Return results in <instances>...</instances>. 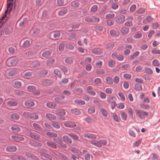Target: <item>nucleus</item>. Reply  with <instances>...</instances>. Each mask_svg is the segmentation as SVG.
Returning a JSON list of instances; mask_svg holds the SVG:
<instances>
[{
	"label": "nucleus",
	"mask_w": 160,
	"mask_h": 160,
	"mask_svg": "<svg viewBox=\"0 0 160 160\" xmlns=\"http://www.w3.org/2000/svg\"><path fill=\"white\" fill-rule=\"evenodd\" d=\"M17 58L14 57H12L8 59L6 62L7 65L8 67L16 66L18 63Z\"/></svg>",
	"instance_id": "nucleus-1"
},
{
	"label": "nucleus",
	"mask_w": 160,
	"mask_h": 160,
	"mask_svg": "<svg viewBox=\"0 0 160 160\" xmlns=\"http://www.w3.org/2000/svg\"><path fill=\"white\" fill-rule=\"evenodd\" d=\"M12 2H8L7 4V10L5 11L4 15L1 19V22H3L4 19H7L8 17V14H9L12 9Z\"/></svg>",
	"instance_id": "nucleus-2"
},
{
	"label": "nucleus",
	"mask_w": 160,
	"mask_h": 160,
	"mask_svg": "<svg viewBox=\"0 0 160 160\" xmlns=\"http://www.w3.org/2000/svg\"><path fill=\"white\" fill-rule=\"evenodd\" d=\"M135 112L139 118L141 119H144L145 117L148 115V113L145 111L136 109Z\"/></svg>",
	"instance_id": "nucleus-3"
},
{
	"label": "nucleus",
	"mask_w": 160,
	"mask_h": 160,
	"mask_svg": "<svg viewBox=\"0 0 160 160\" xmlns=\"http://www.w3.org/2000/svg\"><path fill=\"white\" fill-rule=\"evenodd\" d=\"M23 116L27 118H33L35 119H37L38 118V115L35 113H31L27 112H24L23 113Z\"/></svg>",
	"instance_id": "nucleus-4"
},
{
	"label": "nucleus",
	"mask_w": 160,
	"mask_h": 160,
	"mask_svg": "<svg viewBox=\"0 0 160 160\" xmlns=\"http://www.w3.org/2000/svg\"><path fill=\"white\" fill-rule=\"evenodd\" d=\"M110 35L113 37H117L119 36L120 33L117 29H111L110 31Z\"/></svg>",
	"instance_id": "nucleus-5"
},
{
	"label": "nucleus",
	"mask_w": 160,
	"mask_h": 160,
	"mask_svg": "<svg viewBox=\"0 0 160 160\" xmlns=\"http://www.w3.org/2000/svg\"><path fill=\"white\" fill-rule=\"evenodd\" d=\"M18 72V70L16 68H14L8 71L7 75L9 77L13 76L17 74Z\"/></svg>",
	"instance_id": "nucleus-6"
},
{
	"label": "nucleus",
	"mask_w": 160,
	"mask_h": 160,
	"mask_svg": "<svg viewBox=\"0 0 160 160\" xmlns=\"http://www.w3.org/2000/svg\"><path fill=\"white\" fill-rule=\"evenodd\" d=\"M87 93L91 95L94 96L96 95V93L95 91L94 90L92 87L91 86H89L87 87Z\"/></svg>",
	"instance_id": "nucleus-7"
},
{
	"label": "nucleus",
	"mask_w": 160,
	"mask_h": 160,
	"mask_svg": "<svg viewBox=\"0 0 160 160\" xmlns=\"http://www.w3.org/2000/svg\"><path fill=\"white\" fill-rule=\"evenodd\" d=\"M92 52L94 54L99 55L102 53V51L100 48H95L92 49Z\"/></svg>",
	"instance_id": "nucleus-8"
},
{
	"label": "nucleus",
	"mask_w": 160,
	"mask_h": 160,
	"mask_svg": "<svg viewBox=\"0 0 160 160\" xmlns=\"http://www.w3.org/2000/svg\"><path fill=\"white\" fill-rule=\"evenodd\" d=\"M12 138L17 141H22L24 140L23 137L22 135H20L12 136Z\"/></svg>",
	"instance_id": "nucleus-9"
},
{
	"label": "nucleus",
	"mask_w": 160,
	"mask_h": 160,
	"mask_svg": "<svg viewBox=\"0 0 160 160\" xmlns=\"http://www.w3.org/2000/svg\"><path fill=\"white\" fill-rule=\"evenodd\" d=\"M11 158L13 160H26V159L22 156L16 155L11 156Z\"/></svg>",
	"instance_id": "nucleus-10"
},
{
	"label": "nucleus",
	"mask_w": 160,
	"mask_h": 160,
	"mask_svg": "<svg viewBox=\"0 0 160 160\" xmlns=\"http://www.w3.org/2000/svg\"><path fill=\"white\" fill-rule=\"evenodd\" d=\"M125 17L123 15H121L118 16L117 22L118 23H121L123 22L125 19Z\"/></svg>",
	"instance_id": "nucleus-11"
},
{
	"label": "nucleus",
	"mask_w": 160,
	"mask_h": 160,
	"mask_svg": "<svg viewBox=\"0 0 160 160\" xmlns=\"http://www.w3.org/2000/svg\"><path fill=\"white\" fill-rule=\"evenodd\" d=\"M52 81L50 80H43L42 81V84L43 85L46 86H49L52 84Z\"/></svg>",
	"instance_id": "nucleus-12"
},
{
	"label": "nucleus",
	"mask_w": 160,
	"mask_h": 160,
	"mask_svg": "<svg viewBox=\"0 0 160 160\" xmlns=\"http://www.w3.org/2000/svg\"><path fill=\"white\" fill-rule=\"evenodd\" d=\"M105 73V70L103 69H96V73L98 76H100V75H103Z\"/></svg>",
	"instance_id": "nucleus-13"
},
{
	"label": "nucleus",
	"mask_w": 160,
	"mask_h": 160,
	"mask_svg": "<svg viewBox=\"0 0 160 160\" xmlns=\"http://www.w3.org/2000/svg\"><path fill=\"white\" fill-rule=\"evenodd\" d=\"M41 156L42 158L44 160H52V158L49 156L45 153H42L41 154Z\"/></svg>",
	"instance_id": "nucleus-14"
},
{
	"label": "nucleus",
	"mask_w": 160,
	"mask_h": 160,
	"mask_svg": "<svg viewBox=\"0 0 160 160\" xmlns=\"http://www.w3.org/2000/svg\"><path fill=\"white\" fill-rule=\"evenodd\" d=\"M29 136L31 138L37 139L39 138V136L38 135L36 132H32L30 133Z\"/></svg>",
	"instance_id": "nucleus-15"
},
{
	"label": "nucleus",
	"mask_w": 160,
	"mask_h": 160,
	"mask_svg": "<svg viewBox=\"0 0 160 160\" xmlns=\"http://www.w3.org/2000/svg\"><path fill=\"white\" fill-rule=\"evenodd\" d=\"M129 30V28L123 27L121 28V32L123 34H126L128 33Z\"/></svg>",
	"instance_id": "nucleus-16"
},
{
	"label": "nucleus",
	"mask_w": 160,
	"mask_h": 160,
	"mask_svg": "<svg viewBox=\"0 0 160 160\" xmlns=\"http://www.w3.org/2000/svg\"><path fill=\"white\" fill-rule=\"evenodd\" d=\"M57 1L58 5L60 6L65 5L68 2L67 0H57Z\"/></svg>",
	"instance_id": "nucleus-17"
},
{
	"label": "nucleus",
	"mask_w": 160,
	"mask_h": 160,
	"mask_svg": "<svg viewBox=\"0 0 160 160\" xmlns=\"http://www.w3.org/2000/svg\"><path fill=\"white\" fill-rule=\"evenodd\" d=\"M75 103L79 105H82L85 104V102L84 100L81 99H76L74 100Z\"/></svg>",
	"instance_id": "nucleus-18"
},
{
	"label": "nucleus",
	"mask_w": 160,
	"mask_h": 160,
	"mask_svg": "<svg viewBox=\"0 0 160 160\" xmlns=\"http://www.w3.org/2000/svg\"><path fill=\"white\" fill-rule=\"evenodd\" d=\"M55 59L53 58H50L47 61L46 64L49 66H52L54 62Z\"/></svg>",
	"instance_id": "nucleus-19"
},
{
	"label": "nucleus",
	"mask_w": 160,
	"mask_h": 160,
	"mask_svg": "<svg viewBox=\"0 0 160 160\" xmlns=\"http://www.w3.org/2000/svg\"><path fill=\"white\" fill-rule=\"evenodd\" d=\"M106 82L108 84L112 85L113 82V79L110 77H107L106 79Z\"/></svg>",
	"instance_id": "nucleus-20"
},
{
	"label": "nucleus",
	"mask_w": 160,
	"mask_h": 160,
	"mask_svg": "<svg viewBox=\"0 0 160 160\" xmlns=\"http://www.w3.org/2000/svg\"><path fill=\"white\" fill-rule=\"evenodd\" d=\"M46 116L47 118L50 120H55L56 118L54 115L50 113H47Z\"/></svg>",
	"instance_id": "nucleus-21"
},
{
	"label": "nucleus",
	"mask_w": 160,
	"mask_h": 160,
	"mask_svg": "<svg viewBox=\"0 0 160 160\" xmlns=\"http://www.w3.org/2000/svg\"><path fill=\"white\" fill-rule=\"evenodd\" d=\"M72 113L75 115H79L81 114V112L78 109L75 108L71 109Z\"/></svg>",
	"instance_id": "nucleus-22"
},
{
	"label": "nucleus",
	"mask_w": 160,
	"mask_h": 160,
	"mask_svg": "<svg viewBox=\"0 0 160 160\" xmlns=\"http://www.w3.org/2000/svg\"><path fill=\"white\" fill-rule=\"evenodd\" d=\"M25 104L26 106L28 107L33 106L34 103L32 101L28 100L25 102Z\"/></svg>",
	"instance_id": "nucleus-23"
},
{
	"label": "nucleus",
	"mask_w": 160,
	"mask_h": 160,
	"mask_svg": "<svg viewBox=\"0 0 160 160\" xmlns=\"http://www.w3.org/2000/svg\"><path fill=\"white\" fill-rule=\"evenodd\" d=\"M127 112L131 118L133 119V109L131 108H129L128 109Z\"/></svg>",
	"instance_id": "nucleus-24"
},
{
	"label": "nucleus",
	"mask_w": 160,
	"mask_h": 160,
	"mask_svg": "<svg viewBox=\"0 0 160 160\" xmlns=\"http://www.w3.org/2000/svg\"><path fill=\"white\" fill-rule=\"evenodd\" d=\"M51 53V51L49 50L45 51L42 53V56L44 58H47L50 55Z\"/></svg>",
	"instance_id": "nucleus-25"
},
{
	"label": "nucleus",
	"mask_w": 160,
	"mask_h": 160,
	"mask_svg": "<svg viewBox=\"0 0 160 160\" xmlns=\"http://www.w3.org/2000/svg\"><path fill=\"white\" fill-rule=\"evenodd\" d=\"M6 150L9 152H14L16 150V148L15 146H9L7 147Z\"/></svg>",
	"instance_id": "nucleus-26"
},
{
	"label": "nucleus",
	"mask_w": 160,
	"mask_h": 160,
	"mask_svg": "<svg viewBox=\"0 0 160 160\" xmlns=\"http://www.w3.org/2000/svg\"><path fill=\"white\" fill-rule=\"evenodd\" d=\"M56 114L58 115L63 116L65 114V112L63 110H57L56 111Z\"/></svg>",
	"instance_id": "nucleus-27"
},
{
	"label": "nucleus",
	"mask_w": 160,
	"mask_h": 160,
	"mask_svg": "<svg viewBox=\"0 0 160 160\" xmlns=\"http://www.w3.org/2000/svg\"><path fill=\"white\" fill-rule=\"evenodd\" d=\"M11 118L13 121L16 120L18 119L19 116L18 113H13L11 115Z\"/></svg>",
	"instance_id": "nucleus-28"
},
{
	"label": "nucleus",
	"mask_w": 160,
	"mask_h": 160,
	"mask_svg": "<svg viewBox=\"0 0 160 160\" xmlns=\"http://www.w3.org/2000/svg\"><path fill=\"white\" fill-rule=\"evenodd\" d=\"M100 111L103 116L106 117L108 116V112L105 109L103 108H101L100 109Z\"/></svg>",
	"instance_id": "nucleus-29"
},
{
	"label": "nucleus",
	"mask_w": 160,
	"mask_h": 160,
	"mask_svg": "<svg viewBox=\"0 0 160 160\" xmlns=\"http://www.w3.org/2000/svg\"><path fill=\"white\" fill-rule=\"evenodd\" d=\"M28 91L32 92H34L36 90V88L33 86L30 85L27 87Z\"/></svg>",
	"instance_id": "nucleus-30"
},
{
	"label": "nucleus",
	"mask_w": 160,
	"mask_h": 160,
	"mask_svg": "<svg viewBox=\"0 0 160 160\" xmlns=\"http://www.w3.org/2000/svg\"><path fill=\"white\" fill-rule=\"evenodd\" d=\"M120 113L122 119L124 121L126 120L127 118V114L123 111H121Z\"/></svg>",
	"instance_id": "nucleus-31"
},
{
	"label": "nucleus",
	"mask_w": 160,
	"mask_h": 160,
	"mask_svg": "<svg viewBox=\"0 0 160 160\" xmlns=\"http://www.w3.org/2000/svg\"><path fill=\"white\" fill-rule=\"evenodd\" d=\"M60 35V33L58 31L55 32L53 34V38L55 39H58L59 38Z\"/></svg>",
	"instance_id": "nucleus-32"
},
{
	"label": "nucleus",
	"mask_w": 160,
	"mask_h": 160,
	"mask_svg": "<svg viewBox=\"0 0 160 160\" xmlns=\"http://www.w3.org/2000/svg\"><path fill=\"white\" fill-rule=\"evenodd\" d=\"M84 137L85 138H87L89 139H96V136L92 134H86L84 135Z\"/></svg>",
	"instance_id": "nucleus-33"
},
{
	"label": "nucleus",
	"mask_w": 160,
	"mask_h": 160,
	"mask_svg": "<svg viewBox=\"0 0 160 160\" xmlns=\"http://www.w3.org/2000/svg\"><path fill=\"white\" fill-rule=\"evenodd\" d=\"M7 104L9 106L12 107L16 106L17 103L16 102L11 101L7 102Z\"/></svg>",
	"instance_id": "nucleus-34"
},
{
	"label": "nucleus",
	"mask_w": 160,
	"mask_h": 160,
	"mask_svg": "<svg viewBox=\"0 0 160 160\" xmlns=\"http://www.w3.org/2000/svg\"><path fill=\"white\" fill-rule=\"evenodd\" d=\"M80 26V24H78L73 25L72 26V30H71V31H76L78 30Z\"/></svg>",
	"instance_id": "nucleus-35"
},
{
	"label": "nucleus",
	"mask_w": 160,
	"mask_h": 160,
	"mask_svg": "<svg viewBox=\"0 0 160 160\" xmlns=\"http://www.w3.org/2000/svg\"><path fill=\"white\" fill-rule=\"evenodd\" d=\"M69 81L68 78H64L61 81L59 82V84L62 86H63L65 84H67Z\"/></svg>",
	"instance_id": "nucleus-36"
},
{
	"label": "nucleus",
	"mask_w": 160,
	"mask_h": 160,
	"mask_svg": "<svg viewBox=\"0 0 160 160\" xmlns=\"http://www.w3.org/2000/svg\"><path fill=\"white\" fill-rule=\"evenodd\" d=\"M28 158L29 159V160H37L36 157L32 155L30 153H28L26 154Z\"/></svg>",
	"instance_id": "nucleus-37"
},
{
	"label": "nucleus",
	"mask_w": 160,
	"mask_h": 160,
	"mask_svg": "<svg viewBox=\"0 0 160 160\" xmlns=\"http://www.w3.org/2000/svg\"><path fill=\"white\" fill-rule=\"evenodd\" d=\"M142 142V139H139L138 141H136L134 143H133L132 145L133 147H137L139 146L140 144Z\"/></svg>",
	"instance_id": "nucleus-38"
},
{
	"label": "nucleus",
	"mask_w": 160,
	"mask_h": 160,
	"mask_svg": "<svg viewBox=\"0 0 160 160\" xmlns=\"http://www.w3.org/2000/svg\"><path fill=\"white\" fill-rule=\"evenodd\" d=\"M90 143L98 147H101L102 146V145H101V143L100 142L99 140H98L96 142H91Z\"/></svg>",
	"instance_id": "nucleus-39"
},
{
	"label": "nucleus",
	"mask_w": 160,
	"mask_h": 160,
	"mask_svg": "<svg viewBox=\"0 0 160 160\" xmlns=\"http://www.w3.org/2000/svg\"><path fill=\"white\" fill-rule=\"evenodd\" d=\"M108 6L107 5H104L103 8L99 12V13L101 14H104L106 12V11L107 10Z\"/></svg>",
	"instance_id": "nucleus-40"
},
{
	"label": "nucleus",
	"mask_w": 160,
	"mask_h": 160,
	"mask_svg": "<svg viewBox=\"0 0 160 160\" xmlns=\"http://www.w3.org/2000/svg\"><path fill=\"white\" fill-rule=\"evenodd\" d=\"M135 89L137 91H141L142 90V87L140 84H135L134 85Z\"/></svg>",
	"instance_id": "nucleus-41"
},
{
	"label": "nucleus",
	"mask_w": 160,
	"mask_h": 160,
	"mask_svg": "<svg viewBox=\"0 0 160 160\" xmlns=\"http://www.w3.org/2000/svg\"><path fill=\"white\" fill-rule=\"evenodd\" d=\"M47 106L50 108H54L56 106V104L54 102H49L47 103Z\"/></svg>",
	"instance_id": "nucleus-42"
},
{
	"label": "nucleus",
	"mask_w": 160,
	"mask_h": 160,
	"mask_svg": "<svg viewBox=\"0 0 160 160\" xmlns=\"http://www.w3.org/2000/svg\"><path fill=\"white\" fill-rule=\"evenodd\" d=\"M146 11V9L143 8H140L137 11L138 14H143L145 13Z\"/></svg>",
	"instance_id": "nucleus-43"
},
{
	"label": "nucleus",
	"mask_w": 160,
	"mask_h": 160,
	"mask_svg": "<svg viewBox=\"0 0 160 160\" xmlns=\"http://www.w3.org/2000/svg\"><path fill=\"white\" fill-rule=\"evenodd\" d=\"M145 72L149 74H152L153 73L152 70L149 68L146 67L144 68Z\"/></svg>",
	"instance_id": "nucleus-44"
},
{
	"label": "nucleus",
	"mask_w": 160,
	"mask_h": 160,
	"mask_svg": "<svg viewBox=\"0 0 160 160\" xmlns=\"http://www.w3.org/2000/svg\"><path fill=\"white\" fill-rule=\"evenodd\" d=\"M112 117L114 120L116 122H118L119 121L120 118L116 114L114 113L113 114Z\"/></svg>",
	"instance_id": "nucleus-45"
},
{
	"label": "nucleus",
	"mask_w": 160,
	"mask_h": 160,
	"mask_svg": "<svg viewBox=\"0 0 160 160\" xmlns=\"http://www.w3.org/2000/svg\"><path fill=\"white\" fill-rule=\"evenodd\" d=\"M23 77L26 79H29L32 77L31 73L30 72H26L24 74Z\"/></svg>",
	"instance_id": "nucleus-46"
},
{
	"label": "nucleus",
	"mask_w": 160,
	"mask_h": 160,
	"mask_svg": "<svg viewBox=\"0 0 160 160\" xmlns=\"http://www.w3.org/2000/svg\"><path fill=\"white\" fill-rule=\"evenodd\" d=\"M67 12V10L65 9H63L60 10L58 14L60 16H63Z\"/></svg>",
	"instance_id": "nucleus-47"
},
{
	"label": "nucleus",
	"mask_w": 160,
	"mask_h": 160,
	"mask_svg": "<svg viewBox=\"0 0 160 160\" xmlns=\"http://www.w3.org/2000/svg\"><path fill=\"white\" fill-rule=\"evenodd\" d=\"M11 129L15 132H18L20 130V128L16 125L13 126Z\"/></svg>",
	"instance_id": "nucleus-48"
},
{
	"label": "nucleus",
	"mask_w": 160,
	"mask_h": 160,
	"mask_svg": "<svg viewBox=\"0 0 160 160\" xmlns=\"http://www.w3.org/2000/svg\"><path fill=\"white\" fill-rule=\"evenodd\" d=\"M71 5L74 8H77L79 6V3L78 1H75L72 2Z\"/></svg>",
	"instance_id": "nucleus-49"
},
{
	"label": "nucleus",
	"mask_w": 160,
	"mask_h": 160,
	"mask_svg": "<svg viewBox=\"0 0 160 160\" xmlns=\"http://www.w3.org/2000/svg\"><path fill=\"white\" fill-rule=\"evenodd\" d=\"M48 15V14L47 11L46 10H44L42 12V18L44 19H46Z\"/></svg>",
	"instance_id": "nucleus-50"
},
{
	"label": "nucleus",
	"mask_w": 160,
	"mask_h": 160,
	"mask_svg": "<svg viewBox=\"0 0 160 160\" xmlns=\"http://www.w3.org/2000/svg\"><path fill=\"white\" fill-rule=\"evenodd\" d=\"M85 21L88 23L92 22V16H86L85 17Z\"/></svg>",
	"instance_id": "nucleus-51"
},
{
	"label": "nucleus",
	"mask_w": 160,
	"mask_h": 160,
	"mask_svg": "<svg viewBox=\"0 0 160 160\" xmlns=\"http://www.w3.org/2000/svg\"><path fill=\"white\" fill-rule=\"evenodd\" d=\"M92 23H97L99 21V18L97 17L94 16H92Z\"/></svg>",
	"instance_id": "nucleus-52"
},
{
	"label": "nucleus",
	"mask_w": 160,
	"mask_h": 160,
	"mask_svg": "<svg viewBox=\"0 0 160 160\" xmlns=\"http://www.w3.org/2000/svg\"><path fill=\"white\" fill-rule=\"evenodd\" d=\"M98 9V6L97 5H94L92 6L91 8V12H96Z\"/></svg>",
	"instance_id": "nucleus-53"
},
{
	"label": "nucleus",
	"mask_w": 160,
	"mask_h": 160,
	"mask_svg": "<svg viewBox=\"0 0 160 160\" xmlns=\"http://www.w3.org/2000/svg\"><path fill=\"white\" fill-rule=\"evenodd\" d=\"M54 73L60 78H61V72L58 69H55L54 71Z\"/></svg>",
	"instance_id": "nucleus-54"
},
{
	"label": "nucleus",
	"mask_w": 160,
	"mask_h": 160,
	"mask_svg": "<svg viewBox=\"0 0 160 160\" xmlns=\"http://www.w3.org/2000/svg\"><path fill=\"white\" fill-rule=\"evenodd\" d=\"M115 65V62L113 60H111L108 62V66L109 67H114Z\"/></svg>",
	"instance_id": "nucleus-55"
},
{
	"label": "nucleus",
	"mask_w": 160,
	"mask_h": 160,
	"mask_svg": "<svg viewBox=\"0 0 160 160\" xmlns=\"http://www.w3.org/2000/svg\"><path fill=\"white\" fill-rule=\"evenodd\" d=\"M152 64L154 66H158L160 65L159 61L156 59H155L153 60Z\"/></svg>",
	"instance_id": "nucleus-56"
},
{
	"label": "nucleus",
	"mask_w": 160,
	"mask_h": 160,
	"mask_svg": "<svg viewBox=\"0 0 160 160\" xmlns=\"http://www.w3.org/2000/svg\"><path fill=\"white\" fill-rule=\"evenodd\" d=\"M142 34L140 32H138L136 33L134 36L135 38H140L142 37Z\"/></svg>",
	"instance_id": "nucleus-57"
},
{
	"label": "nucleus",
	"mask_w": 160,
	"mask_h": 160,
	"mask_svg": "<svg viewBox=\"0 0 160 160\" xmlns=\"http://www.w3.org/2000/svg\"><path fill=\"white\" fill-rule=\"evenodd\" d=\"M14 86L16 88H20L22 85L21 82L18 81H16L14 82Z\"/></svg>",
	"instance_id": "nucleus-58"
},
{
	"label": "nucleus",
	"mask_w": 160,
	"mask_h": 160,
	"mask_svg": "<svg viewBox=\"0 0 160 160\" xmlns=\"http://www.w3.org/2000/svg\"><path fill=\"white\" fill-rule=\"evenodd\" d=\"M33 126L34 128L37 130H41V128L39 126V125L37 123H33Z\"/></svg>",
	"instance_id": "nucleus-59"
},
{
	"label": "nucleus",
	"mask_w": 160,
	"mask_h": 160,
	"mask_svg": "<svg viewBox=\"0 0 160 160\" xmlns=\"http://www.w3.org/2000/svg\"><path fill=\"white\" fill-rule=\"evenodd\" d=\"M82 91V89L81 88H78L75 90V92L77 94H81Z\"/></svg>",
	"instance_id": "nucleus-60"
},
{
	"label": "nucleus",
	"mask_w": 160,
	"mask_h": 160,
	"mask_svg": "<svg viewBox=\"0 0 160 160\" xmlns=\"http://www.w3.org/2000/svg\"><path fill=\"white\" fill-rule=\"evenodd\" d=\"M88 111L89 114H92L94 113L95 111V108L93 107L89 108L88 109Z\"/></svg>",
	"instance_id": "nucleus-61"
},
{
	"label": "nucleus",
	"mask_w": 160,
	"mask_h": 160,
	"mask_svg": "<svg viewBox=\"0 0 160 160\" xmlns=\"http://www.w3.org/2000/svg\"><path fill=\"white\" fill-rule=\"evenodd\" d=\"M52 125L55 128L58 129L60 128V126L57 122H53L52 123Z\"/></svg>",
	"instance_id": "nucleus-62"
},
{
	"label": "nucleus",
	"mask_w": 160,
	"mask_h": 160,
	"mask_svg": "<svg viewBox=\"0 0 160 160\" xmlns=\"http://www.w3.org/2000/svg\"><path fill=\"white\" fill-rule=\"evenodd\" d=\"M115 15L113 13H109L106 16V19H111L114 18Z\"/></svg>",
	"instance_id": "nucleus-63"
},
{
	"label": "nucleus",
	"mask_w": 160,
	"mask_h": 160,
	"mask_svg": "<svg viewBox=\"0 0 160 160\" xmlns=\"http://www.w3.org/2000/svg\"><path fill=\"white\" fill-rule=\"evenodd\" d=\"M102 65V61H97L96 62V65L97 68H100Z\"/></svg>",
	"instance_id": "nucleus-64"
}]
</instances>
